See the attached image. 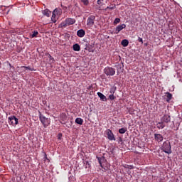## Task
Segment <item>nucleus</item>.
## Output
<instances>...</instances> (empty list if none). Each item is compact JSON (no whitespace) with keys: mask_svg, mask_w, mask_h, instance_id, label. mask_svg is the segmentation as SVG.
<instances>
[{"mask_svg":"<svg viewBox=\"0 0 182 182\" xmlns=\"http://www.w3.org/2000/svg\"><path fill=\"white\" fill-rule=\"evenodd\" d=\"M96 17L95 16H90L87 20V25L90 28H92L95 25V20Z\"/></svg>","mask_w":182,"mask_h":182,"instance_id":"7","label":"nucleus"},{"mask_svg":"<svg viewBox=\"0 0 182 182\" xmlns=\"http://www.w3.org/2000/svg\"><path fill=\"white\" fill-rule=\"evenodd\" d=\"M117 23H120V18H116L114 21V25H117Z\"/></svg>","mask_w":182,"mask_h":182,"instance_id":"25","label":"nucleus"},{"mask_svg":"<svg viewBox=\"0 0 182 182\" xmlns=\"http://www.w3.org/2000/svg\"><path fill=\"white\" fill-rule=\"evenodd\" d=\"M8 119L9 124H11V126H16L17 124H19V119L14 115L9 117Z\"/></svg>","mask_w":182,"mask_h":182,"instance_id":"6","label":"nucleus"},{"mask_svg":"<svg viewBox=\"0 0 182 182\" xmlns=\"http://www.w3.org/2000/svg\"><path fill=\"white\" fill-rule=\"evenodd\" d=\"M44 161H47V163H50V160L48 158L46 152H44Z\"/></svg>","mask_w":182,"mask_h":182,"instance_id":"22","label":"nucleus"},{"mask_svg":"<svg viewBox=\"0 0 182 182\" xmlns=\"http://www.w3.org/2000/svg\"><path fill=\"white\" fill-rule=\"evenodd\" d=\"M81 2L84 4V5H85L86 6L89 5V0H81Z\"/></svg>","mask_w":182,"mask_h":182,"instance_id":"26","label":"nucleus"},{"mask_svg":"<svg viewBox=\"0 0 182 182\" xmlns=\"http://www.w3.org/2000/svg\"><path fill=\"white\" fill-rule=\"evenodd\" d=\"M157 127L159 129H164V127H166V125H164V122H159L157 124H156Z\"/></svg>","mask_w":182,"mask_h":182,"instance_id":"19","label":"nucleus"},{"mask_svg":"<svg viewBox=\"0 0 182 182\" xmlns=\"http://www.w3.org/2000/svg\"><path fill=\"white\" fill-rule=\"evenodd\" d=\"M121 45H122V46H124V48H126V46H129V41L128 40H122Z\"/></svg>","mask_w":182,"mask_h":182,"instance_id":"18","label":"nucleus"},{"mask_svg":"<svg viewBox=\"0 0 182 182\" xmlns=\"http://www.w3.org/2000/svg\"><path fill=\"white\" fill-rule=\"evenodd\" d=\"M123 29H126V24L117 26L114 31V33L117 35V33H119L121 31H123Z\"/></svg>","mask_w":182,"mask_h":182,"instance_id":"9","label":"nucleus"},{"mask_svg":"<svg viewBox=\"0 0 182 182\" xmlns=\"http://www.w3.org/2000/svg\"><path fill=\"white\" fill-rule=\"evenodd\" d=\"M73 49L75 52H79V50H80V46H79V44H77V43L74 44L73 46Z\"/></svg>","mask_w":182,"mask_h":182,"instance_id":"16","label":"nucleus"},{"mask_svg":"<svg viewBox=\"0 0 182 182\" xmlns=\"http://www.w3.org/2000/svg\"><path fill=\"white\" fill-rule=\"evenodd\" d=\"M108 99H109V100H114V99H116V97L114 96V95H109Z\"/></svg>","mask_w":182,"mask_h":182,"instance_id":"27","label":"nucleus"},{"mask_svg":"<svg viewBox=\"0 0 182 182\" xmlns=\"http://www.w3.org/2000/svg\"><path fill=\"white\" fill-rule=\"evenodd\" d=\"M2 68V63L0 62V69Z\"/></svg>","mask_w":182,"mask_h":182,"instance_id":"33","label":"nucleus"},{"mask_svg":"<svg viewBox=\"0 0 182 182\" xmlns=\"http://www.w3.org/2000/svg\"><path fill=\"white\" fill-rule=\"evenodd\" d=\"M60 120H61V121H60V123H61L62 124H65L66 120H68V116L66 115V114L62 113V114H60Z\"/></svg>","mask_w":182,"mask_h":182,"instance_id":"11","label":"nucleus"},{"mask_svg":"<svg viewBox=\"0 0 182 182\" xmlns=\"http://www.w3.org/2000/svg\"><path fill=\"white\" fill-rule=\"evenodd\" d=\"M126 132H127V128H121L119 129V133H120V134H124Z\"/></svg>","mask_w":182,"mask_h":182,"instance_id":"21","label":"nucleus"},{"mask_svg":"<svg viewBox=\"0 0 182 182\" xmlns=\"http://www.w3.org/2000/svg\"><path fill=\"white\" fill-rule=\"evenodd\" d=\"M75 23L76 20L75 18H68L60 24V26L63 29L64 28L70 26V25H74Z\"/></svg>","mask_w":182,"mask_h":182,"instance_id":"2","label":"nucleus"},{"mask_svg":"<svg viewBox=\"0 0 182 182\" xmlns=\"http://www.w3.org/2000/svg\"><path fill=\"white\" fill-rule=\"evenodd\" d=\"M107 135L109 140H116V138H114V134L110 129L107 130Z\"/></svg>","mask_w":182,"mask_h":182,"instance_id":"10","label":"nucleus"},{"mask_svg":"<svg viewBox=\"0 0 182 182\" xmlns=\"http://www.w3.org/2000/svg\"><path fill=\"white\" fill-rule=\"evenodd\" d=\"M161 149L164 153H166L167 154H171V144H170V141H166L164 142Z\"/></svg>","mask_w":182,"mask_h":182,"instance_id":"3","label":"nucleus"},{"mask_svg":"<svg viewBox=\"0 0 182 182\" xmlns=\"http://www.w3.org/2000/svg\"><path fill=\"white\" fill-rule=\"evenodd\" d=\"M99 163L100 164V166L103 168V165H102V161L100 160H99Z\"/></svg>","mask_w":182,"mask_h":182,"instance_id":"31","label":"nucleus"},{"mask_svg":"<svg viewBox=\"0 0 182 182\" xmlns=\"http://www.w3.org/2000/svg\"><path fill=\"white\" fill-rule=\"evenodd\" d=\"M43 15H45V16H47L48 18H49V16L52 15V12L49 9H46L43 11Z\"/></svg>","mask_w":182,"mask_h":182,"instance_id":"15","label":"nucleus"},{"mask_svg":"<svg viewBox=\"0 0 182 182\" xmlns=\"http://www.w3.org/2000/svg\"><path fill=\"white\" fill-rule=\"evenodd\" d=\"M97 96L100 98L102 102H107V98L102 92H97Z\"/></svg>","mask_w":182,"mask_h":182,"instance_id":"14","label":"nucleus"},{"mask_svg":"<svg viewBox=\"0 0 182 182\" xmlns=\"http://www.w3.org/2000/svg\"><path fill=\"white\" fill-rule=\"evenodd\" d=\"M39 119L45 129L50 124V118H46V117L43 116V114H40Z\"/></svg>","mask_w":182,"mask_h":182,"instance_id":"4","label":"nucleus"},{"mask_svg":"<svg viewBox=\"0 0 182 182\" xmlns=\"http://www.w3.org/2000/svg\"><path fill=\"white\" fill-rule=\"evenodd\" d=\"M102 4H103V0H97L98 5H102Z\"/></svg>","mask_w":182,"mask_h":182,"instance_id":"29","label":"nucleus"},{"mask_svg":"<svg viewBox=\"0 0 182 182\" xmlns=\"http://www.w3.org/2000/svg\"><path fill=\"white\" fill-rule=\"evenodd\" d=\"M171 121V117H170V114H165L161 118V122H162V123H170Z\"/></svg>","mask_w":182,"mask_h":182,"instance_id":"8","label":"nucleus"},{"mask_svg":"<svg viewBox=\"0 0 182 182\" xmlns=\"http://www.w3.org/2000/svg\"><path fill=\"white\" fill-rule=\"evenodd\" d=\"M172 97H173V95H171V93L166 92V102H170Z\"/></svg>","mask_w":182,"mask_h":182,"instance_id":"20","label":"nucleus"},{"mask_svg":"<svg viewBox=\"0 0 182 182\" xmlns=\"http://www.w3.org/2000/svg\"><path fill=\"white\" fill-rule=\"evenodd\" d=\"M138 42H140L141 43H143V38L139 37Z\"/></svg>","mask_w":182,"mask_h":182,"instance_id":"30","label":"nucleus"},{"mask_svg":"<svg viewBox=\"0 0 182 182\" xmlns=\"http://www.w3.org/2000/svg\"><path fill=\"white\" fill-rule=\"evenodd\" d=\"M104 73L107 76H114L116 75V70L111 67H106L104 69Z\"/></svg>","mask_w":182,"mask_h":182,"instance_id":"5","label":"nucleus"},{"mask_svg":"<svg viewBox=\"0 0 182 182\" xmlns=\"http://www.w3.org/2000/svg\"><path fill=\"white\" fill-rule=\"evenodd\" d=\"M61 15H62V10H60V9H55L53 11V15L51 16V21L53 23H56V22H58V19H59Z\"/></svg>","mask_w":182,"mask_h":182,"instance_id":"1","label":"nucleus"},{"mask_svg":"<svg viewBox=\"0 0 182 182\" xmlns=\"http://www.w3.org/2000/svg\"><path fill=\"white\" fill-rule=\"evenodd\" d=\"M154 139L158 143H160V141H163L164 137L162 134H154Z\"/></svg>","mask_w":182,"mask_h":182,"instance_id":"12","label":"nucleus"},{"mask_svg":"<svg viewBox=\"0 0 182 182\" xmlns=\"http://www.w3.org/2000/svg\"><path fill=\"white\" fill-rule=\"evenodd\" d=\"M109 9L110 10L116 9V6H107V8L105 9V11H107Z\"/></svg>","mask_w":182,"mask_h":182,"instance_id":"24","label":"nucleus"},{"mask_svg":"<svg viewBox=\"0 0 182 182\" xmlns=\"http://www.w3.org/2000/svg\"><path fill=\"white\" fill-rule=\"evenodd\" d=\"M38 34V31H33V34L31 35V38H37Z\"/></svg>","mask_w":182,"mask_h":182,"instance_id":"23","label":"nucleus"},{"mask_svg":"<svg viewBox=\"0 0 182 182\" xmlns=\"http://www.w3.org/2000/svg\"><path fill=\"white\" fill-rule=\"evenodd\" d=\"M21 68H23L24 69H28V70H31V72L34 70V69H33V68H31L30 66H28V67H26V66H23V67H21Z\"/></svg>","mask_w":182,"mask_h":182,"instance_id":"28","label":"nucleus"},{"mask_svg":"<svg viewBox=\"0 0 182 182\" xmlns=\"http://www.w3.org/2000/svg\"><path fill=\"white\" fill-rule=\"evenodd\" d=\"M128 168H134L133 166H129Z\"/></svg>","mask_w":182,"mask_h":182,"instance_id":"32","label":"nucleus"},{"mask_svg":"<svg viewBox=\"0 0 182 182\" xmlns=\"http://www.w3.org/2000/svg\"><path fill=\"white\" fill-rule=\"evenodd\" d=\"M75 123L77 124H80V126H82V124H83V119H82V118H76L75 119Z\"/></svg>","mask_w":182,"mask_h":182,"instance_id":"17","label":"nucleus"},{"mask_svg":"<svg viewBox=\"0 0 182 182\" xmlns=\"http://www.w3.org/2000/svg\"><path fill=\"white\" fill-rule=\"evenodd\" d=\"M85 35H86V32L83 29H80L77 31V36H78V38H83Z\"/></svg>","mask_w":182,"mask_h":182,"instance_id":"13","label":"nucleus"}]
</instances>
